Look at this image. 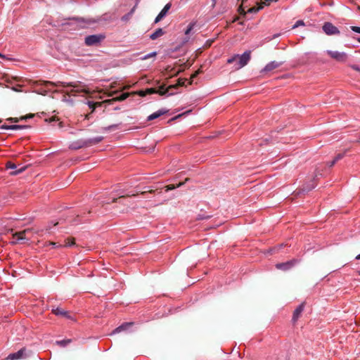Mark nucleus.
<instances>
[{
	"label": "nucleus",
	"instance_id": "nucleus-20",
	"mask_svg": "<svg viewBox=\"0 0 360 360\" xmlns=\"http://www.w3.org/2000/svg\"><path fill=\"white\" fill-rule=\"evenodd\" d=\"M270 360H287V358L284 354H280L271 356Z\"/></svg>",
	"mask_w": 360,
	"mask_h": 360
},
{
	"label": "nucleus",
	"instance_id": "nucleus-6",
	"mask_svg": "<svg viewBox=\"0 0 360 360\" xmlns=\"http://www.w3.org/2000/svg\"><path fill=\"white\" fill-rule=\"evenodd\" d=\"M31 233L30 229H25L22 231L16 232L13 235V243H20L22 240H29L30 238L27 237V235Z\"/></svg>",
	"mask_w": 360,
	"mask_h": 360
},
{
	"label": "nucleus",
	"instance_id": "nucleus-19",
	"mask_svg": "<svg viewBox=\"0 0 360 360\" xmlns=\"http://www.w3.org/2000/svg\"><path fill=\"white\" fill-rule=\"evenodd\" d=\"M75 244V238H68L65 240V244L63 245V247H70Z\"/></svg>",
	"mask_w": 360,
	"mask_h": 360
},
{
	"label": "nucleus",
	"instance_id": "nucleus-1",
	"mask_svg": "<svg viewBox=\"0 0 360 360\" xmlns=\"http://www.w3.org/2000/svg\"><path fill=\"white\" fill-rule=\"evenodd\" d=\"M46 83L55 86L70 87V90L67 89L65 91V92L70 96H75L77 94L80 93H84L85 94H89L91 93V91L89 89V88H87L86 85L82 84L81 82L65 83L63 82H58L57 83H53L51 82H46Z\"/></svg>",
	"mask_w": 360,
	"mask_h": 360
},
{
	"label": "nucleus",
	"instance_id": "nucleus-45",
	"mask_svg": "<svg viewBox=\"0 0 360 360\" xmlns=\"http://www.w3.org/2000/svg\"><path fill=\"white\" fill-rule=\"evenodd\" d=\"M136 2L138 3V1H139V0H136Z\"/></svg>",
	"mask_w": 360,
	"mask_h": 360
},
{
	"label": "nucleus",
	"instance_id": "nucleus-34",
	"mask_svg": "<svg viewBox=\"0 0 360 360\" xmlns=\"http://www.w3.org/2000/svg\"><path fill=\"white\" fill-rule=\"evenodd\" d=\"M201 71L200 70H198V71H196L193 75H192V77H196Z\"/></svg>",
	"mask_w": 360,
	"mask_h": 360
},
{
	"label": "nucleus",
	"instance_id": "nucleus-18",
	"mask_svg": "<svg viewBox=\"0 0 360 360\" xmlns=\"http://www.w3.org/2000/svg\"><path fill=\"white\" fill-rule=\"evenodd\" d=\"M70 342H72L71 339H66L63 340H58L56 342V344L60 347H64L68 345Z\"/></svg>",
	"mask_w": 360,
	"mask_h": 360
},
{
	"label": "nucleus",
	"instance_id": "nucleus-36",
	"mask_svg": "<svg viewBox=\"0 0 360 360\" xmlns=\"http://www.w3.org/2000/svg\"><path fill=\"white\" fill-rule=\"evenodd\" d=\"M101 140H102V139H101V138H97V139H95L94 143H98V142H100Z\"/></svg>",
	"mask_w": 360,
	"mask_h": 360
},
{
	"label": "nucleus",
	"instance_id": "nucleus-37",
	"mask_svg": "<svg viewBox=\"0 0 360 360\" xmlns=\"http://www.w3.org/2000/svg\"><path fill=\"white\" fill-rule=\"evenodd\" d=\"M267 1V4H269L271 2H273V1H277L278 0H266Z\"/></svg>",
	"mask_w": 360,
	"mask_h": 360
},
{
	"label": "nucleus",
	"instance_id": "nucleus-11",
	"mask_svg": "<svg viewBox=\"0 0 360 360\" xmlns=\"http://www.w3.org/2000/svg\"><path fill=\"white\" fill-rule=\"evenodd\" d=\"M52 313L54 314L56 316H61L63 317H65L67 319H72V316H70V313L65 310H64L62 308L57 307L56 309H52Z\"/></svg>",
	"mask_w": 360,
	"mask_h": 360
},
{
	"label": "nucleus",
	"instance_id": "nucleus-32",
	"mask_svg": "<svg viewBox=\"0 0 360 360\" xmlns=\"http://www.w3.org/2000/svg\"><path fill=\"white\" fill-rule=\"evenodd\" d=\"M58 121V119H57L56 117H52L49 120V122H57Z\"/></svg>",
	"mask_w": 360,
	"mask_h": 360
},
{
	"label": "nucleus",
	"instance_id": "nucleus-23",
	"mask_svg": "<svg viewBox=\"0 0 360 360\" xmlns=\"http://www.w3.org/2000/svg\"><path fill=\"white\" fill-rule=\"evenodd\" d=\"M129 96L128 93H123L119 97H117L116 99L117 101H124Z\"/></svg>",
	"mask_w": 360,
	"mask_h": 360
},
{
	"label": "nucleus",
	"instance_id": "nucleus-30",
	"mask_svg": "<svg viewBox=\"0 0 360 360\" xmlns=\"http://www.w3.org/2000/svg\"><path fill=\"white\" fill-rule=\"evenodd\" d=\"M97 104L100 105L99 103H95L89 102V105L90 108H92V110H94L95 109L96 105Z\"/></svg>",
	"mask_w": 360,
	"mask_h": 360
},
{
	"label": "nucleus",
	"instance_id": "nucleus-21",
	"mask_svg": "<svg viewBox=\"0 0 360 360\" xmlns=\"http://www.w3.org/2000/svg\"><path fill=\"white\" fill-rule=\"evenodd\" d=\"M23 127H24L21 126V125H11V126L4 127V129H13V130L22 129Z\"/></svg>",
	"mask_w": 360,
	"mask_h": 360
},
{
	"label": "nucleus",
	"instance_id": "nucleus-41",
	"mask_svg": "<svg viewBox=\"0 0 360 360\" xmlns=\"http://www.w3.org/2000/svg\"><path fill=\"white\" fill-rule=\"evenodd\" d=\"M115 93H116V91H114V92H112V93H111V94H109V96H112V95H113L114 94H115Z\"/></svg>",
	"mask_w": 360,
	"mask_h": 360
},
{
	"label": "nucleus",
	"instance_id": "nucleus-14",
	"mask_svg": "<svg viewBox=\"0 0 360 360\" xmlns=\"http://www.w3.org/2000/svg\"><path fill=\"white\" fill-rule=\"evenodd\" d=\"M133 325L132 322H128V323H124L121 326L116 328L113 332L112 334L119 333L122 331L127 330L129 327H131Z\"/></svg>",
	"mask_w": 360,
	"mask_h": 360
},
{
	"label": "nucleus",
	"instance_id": "nucleus-25",
	"mask_svg": "<svg viewBox=\"0 0 360 360\" xmlns=\"http://www.w3.org/2000/svg\"><path fill=\"white\" fill-rule=\"evenodd\" d=\"M46 245H52L53 248H60V247H63V245H59L57 243H55V242H49V243H46Z\"/></svg>",
	"mask_w": 360,
	"mask_h": 360
},
{
	"label": "nucleus",
	"instance_id": "nucleus-40",
	"mask_svg": "<svg viewBox=\"0 0 360 360\" xmlns=\"http://www.w3.org/2000/svg\"><path fill=\"white\" fill-rule=\"evenodd\" d=\"M356 259H360V254H359V255H358L356 257Z\"/></svg>",
	"mask_w": 360,
	"mask_h": 360
},
{
	"label": "nucleus",
	"instance_id": "nucleus-43",
	"mask_svg": "<svg viewBox=\"0 0 360 360\" xmlns=\"http://www.w3.org/2000/svg\"><path fill=\"white\" fill-rule=\"evenodd\" d=\"M358 41L360 42V37L357 39Z\"/></svg>",
	"mask_w": 360,
	"mask_h": 360
},
{
	"label": "nucleus",
	"instance_id": "nucleus-22",
	"mask_svg": "<svg viewBox=\"0 0 360 360\" xmlns=\"http://www.w3.org/2000/svg\"><path fill=\"white\" fill-rule=\"evenodd\" d=\"M195 25V23H190L187 27V29L185 31V34L188 35L190 34V32L192 31Z\"/></svg>",
	"mask_w": 360,
	"mask_h": 360
},
{
	"label": "nucleus",
	"instance_id": "nucleus-28",
	"mask_svg": "<svg viewBox=\"0 0 360 360\" xmlns=\"http://www.w3.org/2000/svg\"><path fill=\"white\" fill-rule=\"evenodd\" d=\"M342 158V154H338L334 159V160L331 163V166L333 165L338 160H340Z\"/></svg>",
	"mask_w": 360,
	"mask_h": 360
},
{
	"label": "nucleus",
	"instance_id": "nucleus-27",
	"mask_svg": "<svg viewBox=\"0 0 360 360\" xmlns=\"http://www.w3.org/2000/svg\"><path fill=\"white\" fill-rule=\"evenodd\" d=\"M16 167L15 165L11 162H8L6 163V168L7 169H15Z\"/></svg>",
	"mask_w": 360,
	"mask_h": 360
},
{
	"label": "nucleus",
	"instance_id": "nucleus-7",
	"mask_svg": "<svg viewBox=\"0 0 360 360\" xmlns=\"http://www.w3.org/2000/svg\"><path fill=\"white\" fill-rule=\"evenodd\" d=\"M298 262H299L298 259H293L286 262L276 264V267L278 269H281L283 271H287V270L291 269L292 266H294Z\"/></svg>",
	"mask_w": 360,
	"mask_h": 360
},
{
	"label": "nucleus",
	"instance_id": "nucleus-5",
	"mask_svg": "<svg viewBox=\"0 0 360 360\" xmlns=\"http://www.w3.org/2000/svg\"><path fill=\"white\" fill-rule=\"evenodd\" d=\"M326 53L330 58H333L334 60L338 62L344 63L347 59V55L345 52L328 50Z\"/></svg>",
	"mask_w": 360,
	"mask_h": 360
},
{
	"label": "nucleus",
	"instance_id": "nucleus-26",
	"mask_svg": "<svg viewBox=\"0 0 360 360\" xmlns=\"http://www.w3.org/2000/svg\"><path fill=\"white\" fill-rule=\"evenodd\" d=\"M304 25V22L303 20H297L295 24L293 25L292 28L295 29L296 27H298L299 26H303Z\"/></svg>",
	"mask_w": 360,
	"mask_h": 360
},
{
	"label": "nucleus",
	"instance_id": "nucleus-8",
	"mask_svg": "<svg viewBox=\"0 0 360 360\" xmlns=\"http://www.w3.org/2000/svg\"><path fill=\"white\" fill-rule=\"evenodd\" d=\"M323 30L328 35L338 34L340 31L330 22H326L323 26Z\"/></svg>",
	"mask_w": 360,
	"mask_h": 360
},
{
	"label": "nucleus",
	"instance_id": "nucleus-39",
	"mask_svg": "<svg viewBox=\"0 0 360 360\" xmlns=\"http://www.w3.org/2000/svg\"><path fill=\"white\" fill-rule=\"evenodd\" d=\"M212 4H213V5L214 6V5L216 4V1H217V0H212Z\"/></svg>",
	"mask_w": 360,
	"mask_h": 360
},
{
	"label": "nucleus",
	"instance_id": "nucleus-3",
	"mask_svg": "<svg viewBox=\"0 0 360 360\" xmlns=\"http://www.w3.org/2000/svg\"><path fill=\"white\" fill-rule=\"evenodd\" d=\"M184 85V81L182 79H179L176 84L169 85L166 89L165 88L164 85H162L158 88V90H155V89H150L148 91L150 93H157L161 96L166 95L167 94H168V95H173L174 93H169L171 89H176L178 86Z\"/></svg>",
	"mask_w": 360,
	"mask_h": 360
},
{
	"label": "nucleus",
	"instance_id": "nucleus-44",
	"mask_svg": "<svg viewBox=\"0 0 360 360\" xmlns=\"http://www.w3.org/2000/svg\"><path fill=\"white\" fill-rule=\"evenodd\" d=\"M358 274L360 275V271H358Z\"/></svg>",
	"mask_w": 360,
	"mask_h": 360
},
{
	"label": "nucleus",
	"instance_id": "nucleus-17",
	"mask_svg": "<svg viewBox=\"0 0 360 360\" xmlns=\"http://www.w3.org/2000/svg\"><path fill=\"white\" fill-rule=\"evenodd\" d=\"M164 31L162 28H158L155 32L150 34V38L153 40L158 39L160 37H162L164 34Z\"/></svg>",
	"mask_w": 360,
	"mask_h": 360
},
{
	"label": "nucleus",
	"instance_id": "nucleus-16",
	"mask_svg": "<svg viewBox=\"0 0 360 360\" xmlns=\"http://www.w3.org/2000/svg\"><path fill=\"white\" fill-rule=\"evenodd\" d=\"M167 112V110H163V109H161V110H158L157 112H153V114L150 115L148 117V120H155L159 117H160L161 115H163L164 114H165L166 112Z\"/></svg>",
	"mask_w": 360,
	"mask_h": 360
},
{
	"label": "nucleus",
	"instance_id": "nucleus-42",
	"mask_svg": "<svg viewBox=\"0 0 360 360\" xmlns=\"http://www.w3.org/2000/svg\"><path fill=\"white\" fill-rule=\"evenodd\" d=\"M0 58H4V56L1 53H0Z\"/></svg>",
	"mask_w": 360,
	"mask_h": 360
},
{
	"label": "nucleus",
	"instance_id": "nucleus-12",
	"mask_svg": "<svg viewBox=\"0 0 360 360\" xmlns=\"http://www.w3.org/2000/svg\"><path fill=\"white\" fill-rule=\"evenodd\" d=\"M281 65V63L276 62V61H271L262 70V72H268L270 71L274 70L276 68H278Z\"/></svg>",
	"mask_w": 360,
	"mask_h": 360
},
{
	"label": "nucleus",
	"instance_id": "nucleus-24",
	"mask_svg": "<svg viewBox=\"0 0 360 360\" xmlns=\"http://www.w3.org/2000/svg\"><path fill=\"white\" fill-rule=\"evenodd\" d=\"M183 184H184V183H180V184H178V185H176V186H174V185H169V186H167V189H166V191H170V190H173V189H174V188H177V187H179V186H182Z\"/></svg>",
	"mask_w": 360,
	"mask_h": 360
},
{
	"label": "nucleus",
	"instance_id": "nucleus-10",
	"mask_svg": "<svg viewBox=\"0 0 360 360\" xmlns=\"http://www.w3.org/2000/svg\"><path fill=\"white\" fill-rule=\"evenodd\" d=\"M172 6V4L170 3L167 4L165 7L162 8V10L160 12V13L158 15L155 20V22L157 23L159 21H160L164 17L166 16L169 10L170 9Z\"/></svg>",
	"mask_w": 360,
	"mask_h": 360
},
{
	"label": "nucleus",
	"instance_id": "nucleus-38",
	"mask_svg": "<svg viewBox=\"0 0 360 360\" xmlns=\"http://www.w3.org/2000/svg\"><path fill=\"white\" fill-rule=\"evenodd\" d=\"M154 191L153 190H150L148 191V192L149 193H153ZM147 191H143V192H141V194H144L145 193H146Z\"/></svg>",
	"mask_w": 360,
	"mask_h": 360
},
{
	"label": "nucleus",
	"instance_id": "nucleus-2",
	"mask_svg": "<svg viewBox=\"0 0 360 360\" xmlns=\"http://www.w3.org/2000/svg\"><path fill=\"white\" fill-rule=\"evenodd\" d=\"M250 54L251 52L250 51H245L241 56L235 55L227 60V63L231 64L237 60V63L235 65V69H240L248 63L251 58Z\"/></svg>",
	"mask_w": 360,
	"mask_h": 360
},
{
	"label": "nucleus",
	"instance_id": "nucleus-35",
	"mask_svg": "<svg viewBox=\"0 0 360 360\" xmlns=\"http://www.w3.org/2000/svg\"><path fill=\"white\" fill-rule=\"evenodd\" d=\"M58 126L59 128L63 127V122H58Z\"/></svg>",
	"mask_w": 360,
	"mask_h": 360
},
{
	"label": "nucleus",
	"instance_id": "nucleus-33",
	"mask_svg": "<svg viewBox=\"0 0 360 360\" xmlns=\"http://www.w3.org/2000/svg\"><path fill=\"white\" fill-rule=\"evenodd\" d=\"M352 68L354 70H356V71H359V72H360V67H359V66H357V65H352Z\"/></svg>",
	"mask_w": 360,
	"mask_h": 360
},
{
	"label": "nucleus",
	"instance_id": "nucleus-13",
	"mask_svg": "<svg viewBox=\"0 0 360 360\" xmlns=\"http://www.w3.org/2000/svg\"><path fill=\"white\" fill-rule=\"evenodd\" d=\"M304 308V303L300 304L294 311L292 320L294 322L297 321L298 318L300 317V314L302 313Z\"/></svg>",
	"mask_w": 360,
	"mask_h": 360
},
{
	"label": "nucleus",
	"instance_id": "nucleus-29",
	"mask_svg": "<svg viewBox=\"0 0 360 360\" xmlns=\"http://www.w3.org/2000/svg\"><path fill=\"white\" fill-rule=\"evenodd\" d=\"M352 30L356 32V33H360V27H356V26H352L351 27Z\"/></svg>",
	"mask_w": 360,
	"mask_h": 360
},
{
	"label": "nucleus",
	"instance_id": "nucleus-4",
	"mask_svg": "<svg viewBox=\"0 0 360 360\" xmlns=\"http://www.w3.org/2000/svg\"><path fill=\"white\" fill-rule=\"evenodd\" d=\"M105 36L102 34L89 35L85 37V44L89 46H97L105 39Z\"/></svg>",
	"mask_w": 360,
	"mask_h": 360
},
{
	"label": "nucleus",
	"instance_id": "nucleus-15",
	"mask_svg": "<svg viewBox=\"0 0 360 360\" xmlns=\"http://www.w3.org/2000/svg\"><path fill=\"white\" fill-rule=\"evenodd\" d=\"M75 24H76L79 28H84L87 25L91 23L90 20H85L84 19H75L74 20Z\"/></svg>",
	"mask_w": 360,
	"mask_h": 360
},
{
	"label": "nucleus",
	"instance_id": "nucleus-31",
	"mask_svg": "<svg viewBox=\"0 0 360 360\" xmlns=\"http://www.w3.org/2000/svg\"><path fill=\"white\" fill-rule=\"evenodd\" d=\"M155 56H156V52H153V53H150V54H148V55H146V56H144V58H144V59H147V58H150V57Z\"/></svg>",
	"mask_w": 360,
	"mask_h": 360
},
{
	"label": "nucleus",
	"instance_id": "nucleus-9",
	"mask_svg": "<svg viewBox=\"0 0 360 360\" xmlns=\"http://www.w3.org/2000/svg\"><path fill=\"white\" fill-rule=\"evenodd\" d=\"M25 356V349L22 348V349H20L19 351H18L17 352L10 354L8 356L7 359L18 360V359L24 358Z\"/></svg>",
	"mask_w": 360,
	"mask_h": 360
}]
</instances>
